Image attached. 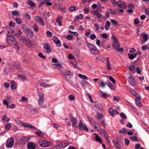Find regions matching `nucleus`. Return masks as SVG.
<instances>
[{
    "mask_svg": "<svg viewBox=\"0 0 149 149\" xmlns=\"http://www.w3.org/2000/svg\"><path fill=\"white\" fill-rule=\"evenodd\" d=\"M134 24L137 25L139 24V21L138 19L136 18L135 19L134 21Z\"/></svg>",
    "mask_w": 149,
    "mask_h": 149,
    "instance_id": "55",
    "label": "nucleus"
},
{
    "mask_svg": "<svg viewBox=\"0 0 149 149\" xmlns=\"http://www.w3.org/2000/svg\"><path fill=\"white\" fill-rule=\"evenodd\" d=\"M45 134L44 132H42L40 130H38V136H42Z\"/></svg>",
    "mask_w": 149,
    "mask_h": 149,
    "instance_id": "48",
    "label": "nucleus"
},
{
    "mask_svg": "<svg viewBox=\"0 0 149 149\" xmlns=\"http://www.w3.org/2000/svg\"><path fill=\"white\" fill-rule=\"evenodd\" d=\"M130 92L134 96L136 95L137 94L136 92L134 90H130Z\"/></svg>",
    "mask_w": 149,
    "mask_h": 149,
    "instance_id": "47",
    "label": "nucleus"
},
{
    "mask_svg": "<svg viewBox=\"0 0 149 149\" xmlns=\"http://www.w3.org/2000/svg\"><path fill=\"white\" fill-rule=\"evenodd\" d=\"M87 46L92 54H97L99 53V51L91 43H89L88 45Z\"/></svg>",
    "mask_w": 149,
    "mask_h": 149,
    "instance_id": "2",
    "label": "nucleus"
},
{
    "mask_svg": "<svg viewBox=\"0 0 149 149\" xmlns=\"http://www.w3.org/2000/svg\"><path fill=\"white\" fill-rule=\"evenodd\" d=\"M44 94L43 93H39L38 94V103L39 105L41 106L44 101Z\"/></svg>",
    "mask_w": 149,
    "mask_h": 149,
    "instance_id": "5",
    "label": "nucleus"
},
{
    "mask_svg": "<svg viewBox=\"0 0 149 149\" xmlns=\"http://www.w3.org/2000/svg\"><path fill=\"white\" fill-rule=\"evenodd\" d=\"M136 101V105L139 107H141V103L140 100H135Z\"/></svg>",
    "mask_w": 149,
    "mask_h": 149,
    "instance_id": "41",
    "label": "nucleus"
},
{
    "mask_svg": "<svg viewBox=\"0 0 149 149\" xmlns=\"http://www.w3.org/2000/svg\"><path fill=\"white\" fill-rule=\"evenodd\" d=\"M61 16H59L57 17L56 20V21L58 23V25L59 26H62V24H61Z\"/></svg>",
    "mask_w": 149,
    "mask_h": 149,
    "instance_id": "23",
    "label": "nucleus"
},
{
    "mask_svg": "<svg viewBox=\"0 0 149 149\" xmlns=\"http://www.w3.org/2000/svg\"><path fill=\"white\" fill-rule=\"evenodd\" d=\"M70 118L72 124V127L76 126L77 123V120L73 117L71 116H70Z\"/></svg>",
    "mask_w": 149,
    "mask_h": 149,
    "instance_id": "11",
    "label": "nucleus"
},
{
    "mask_svg": "<svg viewBox=\"0 0 149 149\" xmlns=\"http://www.w3.org/2000/svg\"><path fill=\"white\" fill-rule=\"evenodd\" d=\"M90 38L92 40H94L96 38V36L94 34H92L90 36Z\"/></svg>",
    "mask_w": 149,
    "mask_h": 149,
    "instance_id": "60",
    "label": "nucleus"
},
{
    "mask_svg": "<svg viewBox=\"0 0 149 149\" xmlns=\"http://www.w3.org/2000/svg\"><path fill=\"white\" fill-rule=\"evenodd\" d=\"M43 48L46 50L47 53L49 54L51 52L52 49L48 42H45L43 44Z\"/></svg>",
    "mask_w": 149,
    "mask_h": 149,
    "instance_id": "7",
    "label": "nucleus"
},
{
    "mask_svg": "<svg viewBox=\"0 0 149 149\" xmlns=\"http://www.w3.org/2000/svg\"><path fill=\"white\" fill-rule=\"evenodd\" d=\"M99 85L100 87L104 88L105 86V84L104 82L102 81H100Z\"/></svg>",
    "mask_w": 149,
    "mask_h": 149,
    "instance_id": "44",
    "label": "nucleus"
},
{
    "mask_svg": "<svg viewBox=\"0 0 149 149\" xmlns=\"http://www.w3.org/2000/svg\"><path fill=\"white\" fill-rule=\"evenodd\" d=\"M112 46L115 50L118 49V48L120 47V44L118 42L116 43H113Z\"/></svg>",
    "mask_w": 149,
    "mask_h": 149,
    "instance_id": "22",
    "label": "nucleus"
},
{
    "mask_svg": "<svg viewBox=\"0 0 149 149\" xmlns=\"http://www.w3.org/2000/svg\"><path fill=\"white\" fill-rule=\"evenodd\" d=\"M120 116L123 119H127V117L123 113H121L120 114Z\"/></svg>",
    "mask_w": 149,
    "mask_h": 149,
    "instance_id": "50",
    "label": "nucleus"
},
{
    "mask_svg": "<svg viewBox=\"0 0 149 149\" xmlns=\"http://www.w3.org/2000/svg\"><path fill=\"white\" fill-rule=\"evenodd\" d=\"M127 131L125 128H124L121 130H120L119 131V133H122L123 134H125L126 133Z\"/></svg>",
    "mask_w": 149,
    "mask_h": 149,
    "instance_id": "39",
    "label": "nucleus"
},
{
    "mask_svg": "<svg viewBox=\"0 0 149 149\" xmlns=\"http://www.w3.org/2000/svg\"><path fill=\"white\" fill-rule=\"evenodd\" d=\"M24 31L25 33L26 36H29L30 37H32L33 36V33L32 31L31 30L27 28L25 29Z\"/></svg>",
    "mask_w": 149,
    "mask_h": 149,
    "instance_id": "9",
    "label": "nucleus"
},
{
    "mask_svg": "<svg viewBox=\"0 0 149 149\" xmlns=\"http://www.w3.org/2000/svg\"><path fill=\"white\" fill-rule=\"evenodd\" d=\"M28 99L24 96H22V97L21 99V102H25Z\"/></svg>",
    "mask_w": 149,
    "mask_h": 149,
    "instance_id": "59",
    "label": "nucleus"
},
{
    "mask_svg": "<svg viewBox=\"0 0 149 149\" xmlns=\"http://www.w3.org/2000/svg\"><path fill=\"white\" fill-rule=\"evenodd\" d=\"M109 114L110 115H113L115 114V110L112 108L109 109Z\"/></svg>",
    "mask_w": 149,
    "mask_h": 149,
    "instance_id": "37",
    "label": "nucleus"
},
{
    "mask_svg": "<svg viewBox=\"0 0 149 149\" xmlns=\"http://www.w3.org/2000/svg\"><path fill=\"white\" fill-rule=\"evenodd\" d=\"M68 58L69 59H74L75 58V57L72 55L69 54L68 56Z\"/></svg>",
    "mask_w": 149,
    "mask_h": 149,
    "instance_id": "62",
    "label": "nucleus"
},
{
    "mask_svg": "<svg viewBox=\"0 0 149 149\" xmlns=\"http://www.w3.org/2000/svg\"><path fill=\"white\" fill-rule=\"evenodd\" d=\"M40 86L44 87H48L49 86V85L45 83L42 82L40 83Z\"/></svg>",
    "mask_w": 149,
    "mask_h": 149,
    "instance_id": "49",
    "label": "nucleus"
},
{
    "mask_svg": "<svg viewBox=\"0 0 149 149\" xmlns=\"http://www.w3.org/2000/svg\"><path fill=\"white\" fill-rule=\"evenodd\" d=\"M110 22L109 21H107L106 22V24L104 26V27L106 30H107L108 29L110 26Z\"/></svg>",
    "mask_w": 149,
    "mask_h": 149,
    "instance_id": "33",
    "label": "nucleus"
},
{
    "mask_svg": "<svg viewBox=\"0 0 149 149\" xmlns=\"http://www.w3.org/2000/svg\"><path fill=\"white\" fill-rule=\"evenodd\" d=\"M27 4L31 6L36 7V3H34L31 0H28Z\"/></svg>",
    "mask_w": 149,
    "mask_h": 149,
    "instance_id": "26",
    "label": "nucleus"
},
{
    "mask_svg": "<svg viewBox=\"0 0 149 149\" xmlns=\"http://www.w3.org/2000/svg\"><path fill=\"white\" fill-rule=\"evenodd\" d=\"M99 93L101 95V97L104 98H106L107 94L106 93H104L101 91H99Z\"/></svg>",
    "mask_w": 149,
    "mask_h": 149,
    "instance_id": "28",
    "label": "nucleus"
},
{
    "mask_svg": "<svg viewBox=\"0 0 149 149\" xmlns=\"http://www.w3.org/2000/svg\"><path fill=\"white\" fill-rule=\"evenodd\" d=\"M78 76L80 78H83L85 79H87V77L86 76L81 74H78Z\"/></svg>",
    "mask_w": 149,
    "mask_h": 149,
    "instance_id": "36",
    "label": "nucleus"
},
{
    "mask_svg": "<svg viewBox=\"0 0 149 149\" xmlns=\"http://www.w3.org/2000/svg\"><path fill=\"white\" fill-rule=\"evenodd\" d=\"M54 43L56 44H59L60 42L59 40L56 37L54 38Z\"/></svg>",
    "mask_w": 149,
    "mask_h": 149,
    "instance_id": "40",
    "label": "nucleus"
},
{
    "mask_svg": "<svg viewBox=\"0 0 149 149\" xmlns=\"http://www.w3.org/2000/svg\"><path fill=\"white\" fill-rule=\"evenodd\" d=\"M38 55L40 57H41L42 59H45L46 58L45 56L43 55L41 53H39L38 54Z\"/></svg>",
    "mask_w": 149,
    "mask_h": 149,
    "instance_id": "53",
    "label": "nucleus"
},
{
    "mask_svg": "<svg viewBox=\"0 0 149 149\" xmlns=\"http://www.w3.org/2000/svg\"><path fill=\"white\" fill-rule=\"evenodd\" d=\"M136 54H131V53H128V56L129 58L130 59H133L134 58L136 57Z\"/></svg>",
    "mask_w": 149,
    "mask_h": 149,
    "instance_id": "24",
    "label": "nucleus"
},
{
    "mask_svg": "<svg viewBox=\"0 0 149 149\" xmlns=\"http://www.w3.org/2000/svg\"><path fill=\"white\" fill-rule=\"evenodd\" d=\"M111 38L113 40V43H116L118 42L117 39L114 36V35H112L111 36Z\"/></svg>",
    "mask_w": 149,
    "mask_h": 149,
    "instance_id": "31",
    "label": "nucleus"
},
{
    "mask_svg": "<svg viewBox=\"0 0 149 149\" xmlns=\"http://www.w3.org/2000/svg\"><path fill=\"white\" fill-rule=\"evenodd\" d=\"M79 129L81 130H85L86 131L88 130V128L85 125H83L82 121L81 120H79Z\"/></svg>",
    "mask_w": 149,
    "mask_h": 149,
    "instance_id": "8",
    "label": "nucleus"
},
{
    "mask_svg": "<svg viewBox=\"0 0 149 149\" xmlns=\"http://www.w3.org/2000/svg\"><path fill=\"white\" fill-rule=\"evenodd\" d=\"M69 99L70 100H73L75 99V96L72 95H70L68 96Z\"/></svg>",
    "mask_w": 149,
    "mask_h": 149,
    "instance_id": "45",
    "label": "nucleus"
},
{
    "mask_svg": "<svg viewBox=\"0 0 149 149\" xmlns=\"http://www.w3.org/2000/svg\"><path fill=\"white\" fill-rule=\"evenodd\" d=\"M19 39L20 41L25 44L26 45L28 46H31V43L30 40L28 39H26L25 36H21Z\"/></svg>",
    "mask_w": 149,
    "mask_h": 149,
    "instance_id": "4",
    "label": "nucleus"
},
{
    "mask_svg": "<svg viewBox=\"0 0 149 149\" xmlns=\"http://www.w3.org/2000/svg\"><path fill=\"white\" fill-rule=\"evenodd\" d=\"M53 67L55 69H58L61 68L62 65L61 64L56 63L53 64Z\"/></svg>",
    "mask_w": 149,
    "mask_h": 149,
    "instance_id": "20",
    "label": "nucleus"
},
{
    "mask_svg": "<svg viewBox=\"0 0 149 149\" xmlns=\"http://www.w3.org/2000/svg\"><path fill=\"white\" fill-rule=\"evenodd\" d=\"M16 21L17 23L20 24L22 22L21 19L18 18H16Z\"/></svg>",
    "mask_w": 149,
    "mask_h": 149,
    "instance_id": "57",
    "label": "nucleus"
},
{
    "mask_svg": "<svg viewBox=\"0 0 149 149\" xmlns=\"http://www.w3.org/2000/svg\"><path fill=\"white\" fill-rule=\"evenodd\" d=\"M93 14L94 15L96 16L99 19H100L102 16V15L100 13L96 10L93 12Z\"/></svg>",
    "mask_w": 149,
    "mask_h": 149,
    "instance_id": "17",
    "label": "nucleus"
},
{
    "mask_svg": "<svg viewBox=\"0 0 149 149\" xmlns=\"http://www.w3.org/2000/svg\"><path fill=\"white\" fill-rule=\"evenodd\" d=\"M88 119L90 121L92 125H95V120L90 117H88Z\"/></svg>",
    "mask_w": 149,
    "mask_h": 149,
    "instance_id": "30",
    "label": "nucleus"
},
{
    "mask_svg": "<svg viewBox=\"0 0 149 149\" xmlns=\"http://www.w3.org/2000/svg\"><path fill=\"white\" fill-rule=\"evenodd\" d=\"M107 85L111 89L114 90L115 88L113 85L111 84L109 81H107L106 82Z\"/></svg>",
    "mask_w": 149,
    "mask_h": 149,
    "instance_id": "21",
    "label": "nucleus"
},
{
    "mask_svg": "<svg viewBox=\"0 0 149 149\" xmlns=\"http://www.w3.org/2000/svg\"><path fill=\"white\" fill-rule=\"evenodd\" d=\"M6 40L8 43L11 46L13 47H17L18 49V45L17 42L13 36H7Z\"/></svg>",
    "mask_w": 149,
    "mask_h": 149,
    "instance_id": "1",
    "label": "nucleus"
},
{
    "mask_svg": "<svg viewBox=\"0 0 149 149\" xmlns=\"http://www.w3.org/2000/svg\"><path fill=\"white\" fill-rule=\"evenodd\" d=\"M106 64H107V69L109 71H110L111 69V64L110 62L109 58L108 57L107 58L106 61Z\"/></svg>",
    "mask_w": 149,
    "mask_h": 149,
    "instance_id": "16",
    "label": "nucleus"
},
{
    "mask_svg": "<svg viewBox=\"0 0 149 149\" xmlns=\"http://www.w3.org/2000/svg\"><path fill=\"white\" fill-rule=\"evenodd\" d=\"M113 99L115 101H118L120 100V98L119 97H115L114 96H113Z\"/></svg>",
    "mask_w": 149,
    "mask_h": 149,
    "instance_id": "63",
    "label": "nucleus"
},
{
    "mask_svg": "<svg viewBox=\"0 0 149 149\" xmlns=\"http://www.w3.org/2000/svg\"><path fill=\"white\" fill-rule=\"evenodd\" d=\"M107 11L108 13H111L113 15H115L116 14L115 12L111 9L108 8L107 9Z\"/></svg>",
    "mask_w": 149,
    "mask_h": 149,
    "instance_id": "29",
    "label": "nucleus"
},
{
    "mask_svg": "<svg viewBox=\"0 0 149 149\" xmlns=\"http://www.w3.org/2000/svg\"><path fill=\"white\" fill-rule=\"evenodd\" d=\"M130 70L131 71H133L135 69V67L134 65H131L130 67Z\"/></svg>",
    "mask_w": 149,
    "mask_h": 149,
    "instance_id": "52",
    "label": "nucleus"
},
{
    "mask_svg": "<svg viewBox=\"0 0 149 149\" xmlns=\"http://www.w3.org/2000/svg\"><path fill=\"white\" fill-rule=\"evenodd\" d=\"M2 121H5L6 122H8L10 120V119L7 117L6 115H4L1 119Z\"/></svg>",
    "mask_w": 149,
    "mask_h": 149,
    "instance_id": "34",
    "label": "nucleus"
},
{
    "mask_svg": "<svg viewBox=\"0 0 149 149\" xmlns=\"http://www.w3.org/2000/svg\"><path fill=\"white\" fill-rule=\"evenodd\" d=\"M14 139L13 137H10L6 141V148H10L12 147L14 145Z\"/></svg>",
    "mask_w": 149,
    "mask_h": 149,
    "instance_id": "3",
    "label": "nucleus"
},
{
    "mask_svg": "<svg viewBox=\"0 0 149 149\" xmlns=\"http://www.w3.org/2000/svg\"><path fill=\"white\" fill-rule=\"evenodd\" d=\"M141 36H142L143 38L144 41V42H143L142 44H143L146 42L148 39V36L146 33H141Z\"/></svg>",
    "mask_w": 149,
    "mask_h": 149,
    "instance_id": "18",
    "label": "nucleus"
},
{
    "mask_svg": "<svg viewBox=\"0 0 149 149\" xmlns=\"http://www.w3.org/2000/svg\"><path fill=\"white\" fill-rule=\"evenodd\" d=\"M29 138L27 137H24L20 140V143L22 145L24 144L29 140Z\"/></svg>",
    "mask_w": 149,
    "mask_h": 149,
    "instance_id": "13",
    "label": "nucleus"
},
{
    "mask_svg": "<svg viewBox=\"0 0 149 149\" xmlns=\"http://www.w3.org/2000/svg\"><path fill=\"white\" fill-rule=\"evenodd\" d=\"M76 8L74 6H71L69 8V10L71 11H73L75 10Z\"/></svg>",
    "mask_w": 149,
    "mask_h": 149,
    "instance_id": "54",
    "label": "nucleus"
},
{
    "mask_svg": "<svg viewBox=\"0 0 149 149\" xmlns=\"http://www.w3.org/2000/svg\"><path fill=\"white\" fill-rule=\"evenodd\" d=\"M117 4L118 6L122 8H125L126 7L125 3L121 0L118 1L117 2Z\"/></svg>",
    "mask_w": 149,
    "mask_h": 149,
    "instance_id": "10",
    "label": "nucleus"
},
{
    "mask_svg": "<svg viewBox=\"0 0 149 149\" xmlns=\"http://www.w3.org/2000/svg\"><path fill=\"white\" fill-rule=\"evenodd\" d=\"M109 79L113 83L115 84L116 83V81L115 79L112 77L109 76Z\"/></svg>",
    "mask_w": 149,
    "mask_h": 149,
    "instance_id": "51",
    "label": "nucleus"
},
{
    "mask_svg": "<svg viewBox=\"0 0 149 149\" xmlns=\"http://www.w3.org/2000/svg\"><path fill=\"white\" fill-rule=\"evenodd\" d=\"M35 144L32 142L29 143L27 145L28 149H35Z\"/></svg>",
    "mask_w": 149,
    "mask_h": 149,
    "instance_id": "15",
    "label": "nucleus"
},
{
    "mask_svg": "<svg viewBox=\"0 0 149 149\" xmlns=\"http://www.w3.org/2000/svg\"><path fill=\"white\" fill-rule=\"evenodd\" d=\"M11 127V124L10 123H8L5 124V129L6 130H9Z\"/></svg>",
    "mask_w": 149,
    "mask_h": 149,
    "instance_id": "38",
    "label": "nucleus"
},
{
    "mask_svg": "<svg viewBox=\"0 0 149 149\" xmlns=\"http://www.w3.org/2000/svg\"><path fill=\"white\" fill-rule=\"evenodd\" d=\"M55 147L57 148H61L62 147H63L62 142L60 143H58L56 145Z\"/></svg>",
    "mask_w": 149,
    "mask_h": 149,
    "instance_id": "43",
    "label": "nucleus"
},
{
    "mask_svg": "<svg viewBox=\"0 0 149 149\" xmlns=\"http://www.w3.org/2000/svg\"><path fill=\"white\" fill-rule=\"evenodd\" d=\"M11 88L12 90H14L16 88L15 83L14 81H12L10 84Z\"/></svg>",
    "mask_w": 149,
    "mask_h": 149,
    "instance_id": "25",
    "label": "nucleus"
},
{
    "mask_svg": "<svg viewBox=\"0 0 149 149\" xmlns=\"http://www.w3.org/2000/svg\"><path fill=\"white\" fill-rule=\"evenodd\" d=\"M50 143V142L48 141L45 140L42 141L40 140L39 141V145L41 147H48Z\"/></svg>",
    "mask_w": 149,
    "mask_h": 149,
    "instance_id": "6",
    "label": "nucleus"
},
{
    "mask_svg": "<svg viewBox=\"0 0 149 149\" xmlns=\"http://www.w3.org/2000/svg\"><path fill=\"white\" fill-rule=\"evenodd\" d=\"M95 139L96 141L99 143H102V141L99 136L97 135L95 136Z\"/></svg>",
    "mask_w": 149,
    "mask_h": 149,
    "instance_id": "35",
    "label": "nucleus"
},
{
    "mask_svg": "<svg viewBox=\"0 0 149 149\" xmlns=\"http://www.w3.org/2000/svg\"><path fill=\"white\" fill-rule=\"evenodd\" d=\"M38 22L40 24L43 26H45V24L44 22V20L41 17H39L38 16Z\"/></svg>",
    "mask_w": 149,
    "mask_h": 149,
    "instance_id": "19",
    "label": "nucleus"
},
{
    "mask_svg": "<svg viewBox=\"0 0 149 149\" xmlns=\"http://www.w3.org/2000/svg\"><path fill=\"white\" fill-rule=\"evenodd\" d=\"M128 79L131 85L132 86H135V82L133 78V77L132 75H131Z\"/></svg>",
    "mask_w": 149,
    "mask_h": 149,
    "instance_id": "12",
    "label": "nucleus"
},
{
    "mask_svg": "<svg viewBox=\"0 0 149 149\" xmlns=\"http://www.w3.org/2000/svg\"><path fill=\"white\" fill-rule=\"evenodd\" d=\"M23 126L25 127H28L31 129H36V127H34L32 125L27 123H24Z\"/></svg>",
    "mask_w": 149,
    "mask_h": 149,
    "instance_id": "14",
    "label": "nucleus"
},
{
    "mask_svg": "<svg viewBox=\"0 0 149 149\" xmlns=\"http://www.w3.org/2000/svg\"><path fill=\"white\" fill-rule=\"evenodd\" d=\"M4 86L6 88H8L10 86V84L9 83H5L4 84Z\"/></svg>",
    "mask_w": 149,
    "mask_h": 149,
    "instance_id": "58",
    "label": "nucleus"
},
{
    "mask_svg": "<svg viewBox=\"0 0 149 149\" xmlns=\"http://www.w3.org/2000/svg\"><path fill=\"white\" fill-rule=\"evenodd\" d=\"M111 22L112 23L113 25H116L118 24L117 22L114 19H112Z\"/></svg>",
    "mask_w": 149,
    "mask_h": 149,
    "instance_id": "64",
    "label": "nucleus"
},
{
    "mask_svg": "<svg viewBox=\"0 0 149 149\" xmlns=\"http://www.w3.org/2000/svg\"><path fill=\"white\" fill-rule=\"evenodd\" d=\"M88 82L84 80H82L81 82V85L82 86H84L85 85H86Z\"/></svg>",
    "mask_w": 149,
    "mask_h": 149,
    "instance_id": "46",
    "label": "nucleus"
},
{
    "mask_svg": "<svg viewBox=\"0 0 149 149\" xmlns=\"http://www.w3.org/2000/svg\"><path fill=\"white\" fill-rule=\"evenodd\" d=\"M102 133L103 134V136L107 140V141L109 142V140L108 138V135L107 133L104 130H102Z\"/></svg>",
    "mask_w": 149,
    "mask_h": 149,
    "instance_id": "27",
    "label": "nucleus"
},
{
    "mask_svg": "<svg viewBox=\"0 0 149 149\" xmlns=\"http://www.w3.org/2000/svg\"><path fill=\"white\" fill-rule=\"evenodd\" d=\"M11 13L12 15L15 16H17L19 14V12L16 10L13 11Z\"/></svg>",
    "mask_w": 149,
    "mask_h": 149,
    "instance_id": "42",
    "label": "nucleus"
},
{
    "mask_svg": "<svg viewBox=\"0 0 149 149\" xmlns=\"http://www.w3.org/2000/svg\"><path fill=\"white\" fill-rule=\"evenodd\" d=\"M130 139L132 141H137L138 140V138L135 136H130Z\"/></svg>",
    "mask_w": 149,
    "mask_h": 149,
    "instance_id": "32",
    "label": "nucleus"
},
{
    "mask_svg": "<svg viewBox=\"0 0 149 149\" xmlns=\"http://www.w3.org/2000/svg\"><path fill=\"white\" fill-rule=\"evenodd\" d=\"M101 36L102 38L104 39H106L108 37L107 34L105 33L101 34Z\"/></svg>",
    "mask_w": 149,
    "mask_h": 149,
    "instance_id": "61",
    "label": "nucleus"
},
{
    "mask_svg": "<svg viewBox=\"0 0 149 149\" xmlns=\"http://www.w3.org/2000/svg\"><path fill=\"white\" fill-rule=\"evenodd\" d=\"M47 36L49 37H51L52 36V33L49 31H48L47 32Z\"/></svg>",
    "mask_w": 149,
    "mask_h": 149,
    "instance_id": "56",
    "label": "nucleus"
}]
</instances>
